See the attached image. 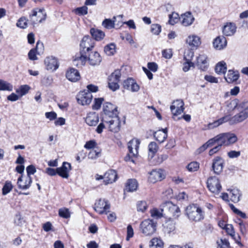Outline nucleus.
I'll return each mask as SVG.
<instances>
[{"mask_svg":"<svg viewBox=\"0 0 248 248\" xmlns=\"http://www.w3.org/2000/svg\"><path fill=\"white\" fill-rule=\"evenodd\" d=\"M248 117V108H246L237 114L230 118L229 116H226L215 121L213 123L209 124V128H214L217 127L223 123L229 121L231 124L242 122Z\"/></svg>","mask_w":248,"mask_h":248,"instance_id":"obj_1","label":"nucleus"},{"mask_svg":"<svg viewBox=\"0 0 248 248\" xmlns=\"http://www.w3.org/2000/svg\"><path fill=\"white\" fill-rule=\"evenodd\" d=\"M186 215L191 221L200 222L205 218V212L197 204H191L186 208Z\"/></svg>","mask_w":248,"mask_h":248,"instance_id":"obj_2","label":"nucleus"},{"mask_svg":"<svg viewBox=\"0 0 248 248\" xmlns=\"http://www.w3.org/2000/svg\"><path fill=\"white\" fill-rule=\"evenodd\" d=\"M212 143L214 145L215 143L221 147L224 146H229L235 143L238 140L236 135L232 133H225L220 134L212 139Z\"/></svg>","mask_w":248,"mask_h":248,"instance_id":"obj_3","label":"nucleus"},{"mask_svg":"<svg viewBox=\"0 0 248 248\" xmlns=\"http://www.w3.org/2000/svg\"><path fill=\"white\" fill-rule=\"evenodd\" d=\"M162 207L165 216H171L174 218H177L180 215V208L171 202H166L162 204Z\"/></svg>","mask_w":248,"mask_h":248,"instance_id":"obj_4","label":"nucleus"},{"mask_svg":"<svg viewBox=\"0 0 248 248\" xmlns=\"http://www.w3.org/2000/svg\"><path fill=\"white\" fill-rule=\"evenodd\" d=\"M140 230L145 236L153 234L156 230V223L152 219H145L140 224Z\"/></svg>","mask_w":248,"mask_h":248,"instance_id":"obj_5","label":"nucleus"},{"mask_svg":"<svg viewBox=\"0 0 248 248\" xmlns=\"http://www.w3.org/2000/svg\"><path fill=\"white\" fill-rule=\"evenodd\" d=\"M94 46L93 40L88 35L85 36L80 44V53L82 54L89 53Z\"/></svg>","mask_w":248,"mask_h":248,"instance_id":"obj_6","label":"nucleus"},{"mask_svg":"<svg viewBox=\"0 0 248 248\" xmlns=\"http://www.w3.org/2000/svg\"><path fill=\"white\" fill-rule=\"evenodd\" d=\"M207 186L208 189L215 194H218L221 189L220 181L215 176H211L207 179Z\"/></svg>","mask_w":248,"mask_h":248,"instance_id":"obj_7","label":"nucleus"},{"mask_svg":"<svg viewBox=\"0 0 248 248\" xmlns=\"http://www.w3.org/2000/svg\"><path fill=\"white\" fill-rule=\"evenodd\" d=\"M93 99L92 93L89 91L80 92L77 95V99L78 104L82 106L89 105Z\"/></svg>","mask_w":248,"mask_h":248,"instance_id":"obj_8","label":"nucleus"},{"mask_svg":"<svg viewBox=\"0 0 248 248\" xmlns=\"http://www.w3.org/2000/svg\"><path fill=\"white\" fill-rule=\"evenodd\" d=\"M94 210L100 214H107L110 209V204L105 199L96 201L93 207Z\"/></svg>","mask_w":248,"mask_h":248,"instance_id":"obj_9","label":"nucleus"},{"mask_svg":"<svg viewBox=\"0 0 248 248\" xmlns=\"http://www.w3.org/2000/svg\"><path fill=\"white\" fill-rule=\"evenodd\" d=\"M31 21L33 24L40 23L46 19V14L44 10L40 9H34L32 14L30 15Z\"/></svg>","mask_w":248,"mask_h":248,"instance_id":"obj_10","label":"nucleus"},{"mask_svg":"<svg viewBox=\"0 0 248 248\" xmlns=\"http://www.w3.org/2000/svg\"><path fill=\"white\" fill-rule=\"evenodd\" d=\"M224 161L220 156H217L213 159L212 168L214 172L216 174H220L223 170Z\"/></svg>","mask_w":248,"mask_h":248,"instance_id":"obj_11","label":"nucleus"},{"mask_svg":"<svg viewBox=\"0 0 248 248\" xmlns=\"http://www.w3.org/2000/svg\"><path fill=\"white\" fill-rule=\"evenodd\" d=\"M32 183L31 176H23L21 175L17 179V184L18 187L22 190H26L29 189Z\"/></svg>","mask_w":248,"mask_h":248,"instance_id":"obj_12","label":"nucleus"},{"mask_svg":"<svg viewBox=\"0 0 248 248\" xmlns=\"http://www.w3.org/2000/svg\"><path fill=\"white\" fill-rule=\"evenodd\" d=\"M184 103L182 100H176L172 103L170 107L172 114L174 116L181 114L184 110Z\"/></svg>","mask_w":248,"mask_h":248,"instance_id":"obj_13","label":"nucleus"},{"mask_svg":"<svg viewBox=\"0 0 248 248\" xmlns=\"http://www.w3.org/2000/svg\"><path fill=\"white\" fill-rule=\"evenodd\" d=\"M72 170L71 164L67 162H63L61 167L57 168V174L63 178L67 179L69 172Z\"/></svg>","mask_w":248,"mask_h":248,"instance_id":"obj_14","label":"nucleus"},{"mask_svg":"<svg viewBox=\"0 0 248 248\" xmlns=\"http://www.w3.org/2000/svg\"><path fill=\"white\" fill-rule=\"evenodd\" d=\"M88 61L90 65L95 66L99 65L102 61V57L97 51H90L87 53Z\"/></svg>","mask_w":248,"mask_h":248,"instance_id":"obj_15","label":"nucleus"},{"mask_svg":"<svg viewBox=\"0 0 248 248\" xmlns=\"http://www.w3.org/2000/svg\"><path fill=\"white\" fill-rule=\"evenodd\" d=\"M117 108V107L109 102L105 103L103 105V111L105 114L110 118L118 115V112Z\"/></svg>","mask_w":248,"mask_h":248,"instance_id":"obj_16","label":"nucleus"},{"mask_svg":"<svg viewBox=\"0 0 248 248\" xmlns=\"http://www.w3.org/2000/svg\"><path fill=\"white\" fill-rule=\"evenodd\" d=\"M165 178L164 171L161 169L153 170L150 173L149 177V181L152 183H155L157 181H161Z\"/></svg>","mask_w":248,"mask_h":248,"instance_id":"obj_17","label":"nucleus"},{"mask_svg":"<svg viewBox=\"0 0 248 248\" xmlns=\"http://www.w3.org/2000/svg\"><path fill=\"white\" fill-rule=\"evenodd\" d=\"M111 120L106 122L108 124L109 130L114 132H117L120 130V121L118 115L110 117Z\"/></svg>","mask_w":248,"mask_h":248,"instance_id":"obj_18","label":"nucleus"},{"mask_svg":"<svg viewBox=\"0 0 248 248\" xmlns=\"http://www.w3.org/2000/svg\"><path fill=\"white\" fill-rule=\"evenodd\" d=\"M45 64L46 69L52 71L56 70L59 67L57 59L53 56L47 57L45 60Z\"/></svg>","mask_w":248,"mask_h":248,"instance_id":"obj_19","label":"nucleus"},{"mask_svg":"<svg viewBox=\"0 0 248 248\" xmlns=\"http://www.w3.org/2000/svg\"><path fill=\"white\" fill-rule=\"evenodd\" d=\"M194 20V16L190 12H186L181 15L180 20L182 24L184 26L187 27L191 25Z\"/></svg>","mask_w":248,"mask_h":248,"instance_id":"obj_20","label":"nucleus"},{"mask_svg":"<svg viewBox=\"0 0 248 248\" xmlns=\"http://www.w3.org/2000/svg\"><path fill=\"white\" fill-rule=\"evenodd\" d=\"M196 64L201 70L206 71L209 65L206 55L204 54L200 55L197 58Z\"/></svg>","mask_w":248,"mask_h":248,"instance_id":"obj_21","label":"nucleus"},{"mask_svg":"<svg viewBox=\"0 0 248 248\" xmlns=\"http://www.w3.org/2000/svg\"><path fill=\"white\" fill-rule=\"evenodd\" d=\"M66 77L69 81L72 82H76L80 78L78 71L73 68H70L67 71Z\"/></svg>","mask_w":248,"mask_h":248,"instance_id":"obj_22","label":"nucleus"},{"mask_svg":"<svg viewBox=\"0 0 248 248\" xmlns=\"http://www.w3.org/2000/svg\"><path fill=\"white\" fill-rule=\"evenodd\" d=\"M236 26L233 23H227L224 26L223 28V33L225 36H232L236 32Z\"/></svg>","mask_w":248,"mask_h":248,"instance_id":"obj_23","label":"nucleus"},{"mask_svg":"<svg viewBox=\"0 0 248 248\" xmlns=\"http://www.w3.org/2000/svg\"><path fill=\"white\" fill-rule=\"evenodd\" d=\"M117 178L116 172L114 170H109L104 175V182L106 185L112 183Z\"/></svg>","mask_w":248,"mask_h":248,"instance_id":"obj_24","label":"nucleus"},{"mask_svg":"<svg viewBox=\"0 0 248 248\" xmlns=\"http://www.w3.org/2000/svg\"><path fill=\"white\" fill-rule=\"evenodd\" d=\"M140 142L139 140H131L128 143V148L129 153L133 156H136L138 154V149Z\"/></svg>","mask_w":248,"mask_h":248,"instance_id":"obj_25","label":"nucleus"},{"mask_svg":"<svg viewBox=\"0 0 248 248\" xmlns=\"http://www.w3.org/2000/svg\"><path fill=\"white\" fill-rule=\"evenodd\" d=\"M227 46V40L224 36H218L213 41V46L218 50L223 49Z\"/></svg>","mask_w":248,"mask_h":248,"instance_id":"obj_26","label":"nucleus"},{"mask_svg":"<svg viewBox=\"0 0 248 248\" xmlns=\"http://www.w3.org/2000/svg\"><path fill=\"white\" fill-rule=\"evenodd\" d=\"M99 122V117L95 112H90L88 114L85 122L89 126H95Z\"/></svg>","mask_w":248,"mask_h":248,"instance_id":"obj_27","label":"nucleus"},{"mask_svg":"<svg viewBox=\"0 0 248 248\" xmlns=\"http://www.w3.org/2000/svg\"><path fill=\"white\" fill-rule=\"evenodd\" d=\"M186 43L191 49L196 48L201 44L200 38L196 35L189 36L186 39Z\"/></svg>","mask_w":248,"mask_h":248,"instance_id":"obj_28","label":"nucleus"},{"mask_svg":"<svg viewBox=\"0 0 248 248\" xmlns=\"http://www.w3.org/2000/svg\"><path fill=\"white\" fill-rule=\"evenodd\" d=\"M167 128L162 129L155 132L154 136L159 143H162L167 138Z\"/></svg>","mask_w":248,"mask_h":248,"instance_id":"obj_29","label":"nucleus"},{"mask_svg":"<svg viewBox=\"0 0 248 248\" xmlns=\"http://www.w3.org/2000/svg\"><path fill=\"white\" fill-rule=\"evenodd\" d=\"M230 196L232 202L237 203L240 200L242 193L238 189L233 188L230 190Z\"/></svg>","mask_w":248,"mask_h":248,"instance_id":"obj_30","label":"nucleus"},{"mask_svg":"<svg viewBox=\"0 0 248 248\" xmlns=\"http://www.w3.org/2000/svg\"><path fill=\"white\" fill-rule=\"evenodd\" d=\"M90 33L94 39L96 41L102 40L105 36V34L103 31L95 28H92L90 30Z\"/></svg>","mask_w":248,"mask_h":248,"instance_id":"obj_31","label":"nucleus"},{"mask_svg":"<svg viewBox=\"0 0 248 248\" xmlns=\"http://www.w3.org/2000/svg\"><path fill=\"white\" fill-rule=\"evenodd\" d=\"M239 75L238 71H233L229 70L227 77H225V79L228 83H232L236 81L239 78Z\"/></svg>","mask_w":248,"mask_h":248,"instance_id":"obj_32","label":"nucleus"},{"mask_svg":"<svg viewBox=\"0 0 248 248\" xmlns=\"http://www.w3.org/2000/svg\"><path fill=\"white\" fill-rule=\"evenodd\" d=\"M138 182L135 179H129L127 181L125 190L127 192H133L137 190Z\"/></svg>","mask_w":248,"mask_h":248,"instance_id":"obj_33","label":"nucleus"},{"mask_svg":"<svg viewBox=\"0 0 248 248\" xmlns=\"http://www.w3.org/2000/svg\"><path fill=\"white\" fill-rule=\"evenodd\" d=\"M226 71L227 65L224 61L220 62L217 64L215 67V71L217 74H224Z\"/></svg>","mask_w":248,"mask_h":248,"instance_id":"obj_34","label":"nucleus"},{"mask_svg":"<svg viewBox=\"0 0 248 248\" xmlns=\"http://www.w3.org/2000/svg\"><path fill=\"white\" fill-rule=\"evenodd\" d=\"M150 248H163L164 243L160 238H154L150 241Z\"/></svg>","mask_w":248,"mask_h":248,"instance_id":"obj_35","label":"nucleus"},{"mask_svg":"<svg viewBox=\"0 0 248 248\" xmlns=\"http://www.w3.org/2000/svg\"><path fill=\"white\" fill-rule=\"evenodd\" d=\"M43 47V44L37 42L36 43V48L35 49H31L28 53V56L31 60L34 61L37 60V57L36 55V51L38 49L39 47Z\"/></svg>","mask_w":248,"mask_h":248,"instance_id":"obj_36","label":"nucleus"},{"mask_svg":"<svg viewBox=\"0 0 248 248\" xmlns=\"http://www.w3.org/2000/svg\"><path fill=\"white\" fill-rule=\"evenodd\" d=\"M104 52L108 56H112L116 52V45L114 43H110L104 47Z\"/></svg>","mask_w":248,"mask_h":248,"instance_id":"obj_37","label":"nucleus"},{"mask_svg":"<svg viewBox=\"0 0 248 248\" xmlns=\"http://www.w3.org/2000/svg\"><path fill=\"white\" fill-rule=\"evenodd\" d=\"M113 20L110 19H105L102 22V26L107 29H111L114 28L116 17L113 18Z\"/></svg>","mask_w":248,"mask_h":248,"instance_id":"obj_38","label":"nucleus"},{"mask_svg":"<svg viewBox=\"0 0 248 248\" xmlns=\"http://www.w3.org/2000/svg\"><path fill=\"white\" fill-rule=\"evenodd\" d=\"M160 210L154 208L151 211V216L155 218H159L164 216V212L162 211V205Z\"/></svg>","mask_w":248,"mask_h":248,"instance_id":"obj_39","label":"nucleus"},{"mask_svg":"<svg viewBox=\"0 0 248 248\" xmlns=\"http://www.w3.org/2000/svg\"><path fill=\"white\" fill-rule=\"evenodd\" d=\"M13 86L10 83L0 79V90L12 91L13 90Z\"/></svg>","mask_w":248,"mask_h":248,"instance_id":"obj_40","label":"nucleus"},{"mask_svg":"<svg viewBox=\"0 0 248 248\" xmlns=\"http://www.w3.org/2000/svg\"><path fill=\"white\" fill-rule=\"evenodd\" d=\"M30 89V87L28 85H23L19 87V88L16 90V93L19 94L20 96L27 94Z\"/></svg>","mask_w":248,"mask_h":248,"instance_id":"obj_41","label":"nucleus"},{"mask_svg":"<svg viewBox=\"0 0 248 248\" xmlns=\"http://www.w3.org/2000/svg\"><path fill=\"white\" fill-rule=\"evenodd\" d=\"M175 231V224L171 221L168 222L165 227V232L169 234H174Z\"/></svg>","mask_w":248,"mask_h":248,"instance_id":"obj_42","label":"nucleus"},{"mask_svg":"<svg viewBox=\"0 0 248 248\" xmlns=\"http://www.w3.org/2000/svg\"><path fill=\"white\" fill-rule=\"evenodd\" d=\"M179 19L180 20V17L177 13L173 12L169 15V23L171 25H174L178 22Z\"/></svg>","mask_w":248,"mask_h":248,"instance_id":"obj_43","label":"nucleus"},{"mask_svg":"<svg viewBox=\"0 0 248 248\" xmlns=\"http://www.w3.org/2000/svg\"><path fill=\"white\" fill-rule=\"evenodd\" d=\"M186 168L190 172L196 171L199 169V163L196 161L191 162L187 165Z\"/></svg>","mask_w":248,"mask_h":248,"instance_id":"obj_44","label":"nucleus"},{"mask_svg":"<svg viewBox=\"0 0 248 248\" xmlns=\"http://www.w3.org/2000/svg\"><path fill=\"white\" fill-rule=\"evenodd\" d=\"M59 215L62 217L68 218L70 217V213L68 208H62L59 210Z\"/></svg>","mask_w":248,"mask_h":248,"instance_id":"obj_45","label":"nucleus"},{"mask_svg":"<svg viewBox=\"0 0 248 248\" xmlns=\"http://www.w3.org/2000/svg\"><path fill=\"white\" fill-rule=\"evenodd\" d=\"M238 108V107L237 100H233L227 102V108L228 111L231 112Z\"/></svg>","mask_w":248,"mask_h":248,"instance_id":"obj_46","label":"nucleus"},{"mask_svg":"<svg viewBox=\"0 0 248 248\" xmlns=\"http://www.w3.org/2000/svg\"><path fill=\"white\" fill-rule=\"evenodd\" d=\"M75 13L78 16L87 15L88 13V7L86 6L78 7L75 9Z\"/></svg>","mask_w":248,"mask_h":248,"instance_id":"obj_47","label":"nucleus"},{"mask_svg":"<svg viewBox=\"0 0 248 248\" xmlns=\"http://www.w3.org/2000/svg\"><path fill=\"white\" fill-rule=\"evenodd\" d=\"M80 56L76 57L75 60L80 62L81 65H84L88 61V54L87 53L82 54V53H80Z\"/></svg>","mask_w":248,"mask_h":248,"instance_id":"obj_48","label":"nucleus"},{"mask_svg":"<svg viewBox=\"0 0 248 248\" xmlns=\"http://www.w3.org/2000/svg\"><path fill=\"white\" fill-rule=\"evenodd\" d=\"M121 77L120 71L118 70H115L111 74L109 78V81H114L118 82L119 81Z\"/></svg>","mask_w":248,"mask_h":248,"instance_id":"obj_49","label":"nucleus"},{"mask_svg":"<svg viewBox=\"0 0 248 248\" xmlns=\"http://www.w3.org/2000/svg\"><path fill=\"white\" fill-rule=\"evenodd\" d=\"M212 140H211L210 139L205 143H204L202 146H201L196 151L197 154H201V153L205 151L208 147L212 146L213 144L212 143Z\"/></svg>","mask_w":248,"mask_h":248,"instance_id":"obj_50","label":"nucleus"},{"mask_svg":"<svg viewBox=\"0 0 248 248\" xmlns=\"http://www.w3.org/2000/svg\"><path fill=\"white\" fill-rule=\"evenodd\" d=\"M229 206L230 208L232 210V211L236 214L239 215L243 218H246L247 217V216L245 213L242 212L240 210H238L234 206L233 204L232 203L229 204Z\"/></svg>","mask_w":248,"mask_h":248,"instance_id":"obj_51","label":"nucleus"},{"mask_svg":"<svg viewBox=\"0 0 248 248\" xmlns=\"http://www.w3.org/2000/svg\"><path fill=\"white\" fill-rule=\"evenodd\" d=\"M149 153L152 154V157L157 151L158 146L155 142H151L148 145Z\"/></svg>","mask_w":248,"mask_h":248,"instance_id":"obj_52","label":"nucleus"},{"mask_svg":"<svg viewBox=\"0 0 248 248\" xmlns=\"http://www.w3.org/2000/svg\"><path fill=\"white\" fill-rule=\"evenodd\" d=\"M13 188V186L10 182H6L2 188V194L4 195H6L10 192Z\"/></svg>","mask_w":248,"mask_h":248,"instance_id":"obj_53","label":"nucleus"},{"mask_svg":"<svg viewBox=\"0 0 248 248\" xmlns=\"http://www.w3.org/2000/svg\"><path fill=\"white\" fill-rule=\"evenodd\" d=\"M104 101L103 98H95L93 105L92 106V108L94 110L99 109Z\"/></svg>","mask_w":248,"mask_h":248,"instance_id":"obj_54","label":"nucleus"},{"mask_svg":"<svg viewBox=\"0 0 248 248\" xmlns=\"http://www.w3.org/2000/svg\"><path fill=\"white\" fill-rule=\"evenodd\" d=\"M28 20L24 17H21L18 20L16 25L18 27L24 29L27 27Z\"/></svg>","mask_w":248,"mask_h":248,"instance_id":"obj_55","label":"nucleus"},{"mask_svg":"<svg viewBox=\"0 0 248 248\" xmlns=\"http://www.w3.org/2000/svg\"><path fill=\"white\" fill-rule=\"evenodd\" d=\"M161 27L160 25L157 24H152L151 26V31L155 34L158 35L161 32Z\"/></svg>","mask_w":248,"mask_h":248,"instance_id":"obj_56","label":"nucleus"},{"mask_svg":"<svg viewBox=\"0 0 248 248\" xmlns=\"http://www.w3.org/2000/svg\"><path fill=\"white\" fill-rule=\"evenodd\" d=\"M147 203L145 201L139 202L137 204V209L139 211L143 212L147 208Z\"/></svg>","mask_w":248,"mask_h":248,"instance_id":"obj_57","label":"nucleus"},{"mask_svg":"<svg viewBox=\"0 0 248 248\" xmlns=\"http://www.w3.org/2000/svg\"><path fill=\"white\" fill-rule=\"evenodd\" d=\"M194 64L190 61H186L183 64V70L184 72H187L191 67H194Z\"/></svg>","mask_w":248,"mask_h":248,"instance_id":"obj_58","label":"nucleus"},{"mask_svg":"<svg viewBox=\"0 0 248 248\" xmlns=\"http://www.w3.org/2000/svg\"><path fill=\"white\" fill-rule=\"evenodd\" d=\"M134 80L131 78H129L124 82V87L127 90H129L132 85L134 82Z\"/></svg>","mask_w":248,"mask_h":248,"instance_id":"obj_59","label":"nucleus"},{"mask_svg":"<svg viewBox=\"0 0 248 248\" xmlns=\"http://www.w3.org/2000/svg\"><path fill=\"white\" fill-rule=\"evenodd\" d=\"M134 235V231L131 225H128L127 227V236L126 240L128 241L130 238Z\"/></svg>","mask_w":248,"mask_h":248,"instance_id":"obj_60","label":"nucleus"},{"mask_svg":"<svg viewBox=\"0 0 248 248\" xmlns=\"http://www.w3.org/2000/svg\"><path fill=\"white\" fill-rule=\"evenodd\" d=\"M227 232L232 237L235 236V232L232 225L227 224L225 226Z\"/></svg>","mask_w":248,"mask_h":248,"instance_id":"obj_61","label":"nucleus"},{"mask_svg":"<svg viewBox=\"0 0 248 248\" xmlns=\"http://www.w3.org/2000/svg\"><path fill=\"white\" fill-rule=\"evenodd\" d=\"M100 153L99 151L93 149L89 153L88 157L92 159H95L99 156Z\"/></svg>","mask_w":248,"mask_h":248,"instance_id":"obj_62","label":"nucleus"},{"mask_svg":"<svg viewBox=\"0 0 248 248\" xmlns=\"http://www.w3.org/2000/svg\"><path fill=\"white\" fill-rule=\"evenodd\" d=\"M108 85L109 88L113 91H116L119 88V85L118 83V82L114 81H109Z\"/></svg>","mask_w":248,"mask_h":248,"instance_id":"obj_63","label":"nucleus"},{"mask_svg":"<svg viewBox=\"0 0 248 248\" xmlns=\"http://www.w3.org/2000/svg\"><path fill=\"white\" fill-rule=\"evenodd\" d=\"M147 67L149 70L153 72H156L158 69L157 64L154 62H148L147 64Z\"/></svg>","mask_w":248,"mask_h":248,"instance_id":"obj_64","label":"nucleus"}]
</instances>
